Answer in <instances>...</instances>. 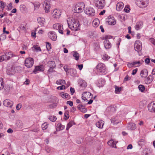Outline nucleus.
I'll list each match as a JSON object with an SVG mask.
<instances>
[{
	"label": "nucleus",
	"mask_w": 155,
	"mask_h": 155,
	"mask_svg": "<svg viewBox=\"0 0 155 155\" xmlns=\"http://www.w3.org/2000/svg\"><path fill=\"white\" fill-rule=\"evenodd\" d=\"M97 71L101 74H105L107 72L106 68L104 64L99 63L96 67Z\"/></svg>",
	"instance_id": "f257e3e1"
},
{
	"label": "nucleus",
	"mask_w": 155,
	"mask_h": 155,
	"mask_svg": "<svg viewBox=\"0 0 155 155\" xmlns=\"http://www.w3.org/2000/svg\"><path fill=\"white\" fill-rule=\"evenodd\" d=\"M34 63V60L33 58H26L25 61V66L28 68H31L32 66Z\"/></svg>",
	"instance_id": "f03ea898"
},
{
	"label": "nucleus",
	"mask_w": 155,
	"mask_h": 155,
	"mask_svg": "<svg viewBox=\"0 0 155 155\" xmlns=\"http://www.w3.org/2000/svg\"><path fill=\"white\" fill-rule=\"evenodd\" d=\"M84 12L86 14L90 16H94L95 14L94 9L91 7L86 8Z\"/></svg>",
	"instance_id": "7ed1b4c3"
},
{
	"label": "nucleus",
	"mask_w": 155,
	"mask_h": 155,
	"mask_svg": "<svg viewBox=\"0 0 155 155\" xmlns=\"http://www.w3.org/2000/svg\"><path fill=\"white\" fill-rule=\"evenodd\" d=\"M137 4L142 8L147 7L149 4L148 0H139L137 2Z\"/></svg>",
	"instance_id": "20e7f679"
},
{
	"label": "nucleus",
	"mask_w": 155,
	"mask_h": 155,
	"mask_svg": "<svg viewBox=\"0 0 155 155\" xmlns=\"http://www.w3.org/2000/svg\"><path fill=\"white\" fill-rule=\"evenodd\" d=\"M104 0H94L95 5L99 9L103 8L104 6Z\"/></svg>",
	"instance_id": "39448f33"
},
{
	"label": "nucleus",
	"mask_w": 155,
	"mask_h": 155,
	"mask_svg": "<svg viewBox=\"0 0 155 155\" xmlns=\"http://www.w3.org/2000/svg\"><path fill=\"white\" fill-rule=\"evenodd\" d=\"M53 27L54 29L58 30V32L61 34H63V26L59 23L55 24L53 25Z\"/></svg>",
	"instance_id": "423d86ee"
},
{
	"label": "nucleus",
	"mask_w": 155,
	"mask_h": 155,
	"mask_svg": "<svg viewBox=\"0 0 155 155\" xmlns=\"http://www.w3.org/2000/svg\"><path fill=\"white\" fill-rule=\"evenodd\" d=\"M84 8V4L82 3L81 4V5L75 6L74 9V12L77 13H80L83 11Z\"/></svg>",
	"instance_id": "0eeeda50"
},
{
	"label": "nucleus",
	"mask_w": 155,
	"mask_h": 155,
	"mask_svg": "<svg viewBox=\"0 0 155 155\" xmlns=\"http://www.w3.org/2000/svg\"><path fill=\"white\" fill-rule=\"evenodd\" d=\"M134 47L135 51L139 52L142 49V43L139 40H137L135 42Z\"/></svg>",
	"instance_id": "6e6552de"
},
{
	"label": "nucleus",
	"mask_w": 155,
	"mask_h": 155,
	"mask_svg": "<svg viewBox=\"0 0 155 155\" xmlns=\"http://www.w3.org/2000/svg\"><path fill=\"white\" fill-rule=\"evenodd\" d=\"M17 68V67L13 66L9 68L6 70V73L8 75H13L16 72V70Z\"/></svg>",
	"instance_id": "1a4fd4ad"
},
{
	"label": "nucleus",
	"mask_w": 155,
	"mask_h": 155,
	"mask_svg": "<svg viewBox=\"0 0 155 155\" xmlns=\"http://www.w3.org/2000/svg\"><path fill=\"white\" fill-rule=\"evenodd\" d=\"M48 36L49 38L53 41H55L57 38V36L55 33L53 31H51L48 33Z\"/></svg>",
	"instance_id": "9d476101"
},
{
	"label": "nucleus",
	"mask_w": 155,
	"mask_h": 155,
	"mask_svg": "<svg viewBox=\"0 0 155 155\" xmlns=\"http://www.w3.org/2000/svg\"><path fill=\"white\" fill-rule=\"evenodd\" d=\"M71 25L72 28H71L72 30L75 31L78 30L79 26L78 21L75 20L73 21H72Z\"/></svg>",
	"instance_id": "9b49d317"
},
{
	"label": "nucleus",
	"mask_w": 155,
	"mask_h": 155,
	"mask_svg": "<svg viewBox=\"0 0 155 155\" xmlns=\"http://www.w3.org/2000/svg\"><path fill=\"white\" fill-rule=\"evenodd\" d=\"M108 24L110 25H114L116 23V21L114 18L112 16H109L107 20L106 21Z\"/></svg>",
	"instance_id": "f8f14e48"
},
{
	"label": "nucleus",
	"mask_w": 155,
	"mask_h": 155,
	"mask_svg": "<svg viewBox=\"0 0 155 155\" xmlns=\"http://www.w3.org/2000/svg\"><path fill=\"white\" fill-rule=\"evenodd\" d=\"M148 109L151 112H155V101L150 103L148 105Z\"/></svg>",
	"instance_id": "ddd939ff"
},
{
	"label": "nucleus",
	"mask_w": 155,
	"mask_h": 155,
	"mask_svg": "<svg viewBox=\"0 0 155 155\" xmlns=\"http://www.w3.org/2000/svg\"><path fill=\"white\" fill-rule=\"evenodd\" d=\"M43 6L45 8V10L46 13H48L49 12V9L50 8V5L49 2L46 0L43 4Z\"/></svg>",
	"instance_id": "4468645a"
},
{
	"label": "nucleus",
	"mask_w": 155,
	"mask_h": 155,
	"mask_svg": "<svg viewBox=\"0 0 155 155\" xmlns=\"http://www.w3.org/2000/svg\"><path fill=\"white\" fill-rule=\"evenodd\" d=\"M53 17L54 18H59L61 15V12L60 10L55 9L53 11Z\"/></svg>",
	"instance_id": "2eb2a0df"
},
{
	"label": "nucleus",
	"mask_w": 155,
	"mask_h": 155,
	"mask_svg": "<svg viewBox=\"0 0 155 155\" xmlns=\"http://www.w3.org/2000/svg\"><path fill=\"white\" fill-rule=\"evenodd\" d=\"M13 104V102L8 99H6L3 102V104L5 106L10 107H12Z\"/></svg>",
	"instance_id": "dca6fc26"
},
{
	"label": "nucleus",
	"mask_w": 155,
	"mask_h": 155,
	"mask_svg": "<svg viewBox=\"0 0 155 155\" xmlns=\"http://www.w3.org/2000/svg\"><path fill=\"white\" fill-rule=\"evenodd\" d=\"M43 71V66L42 65H40L35 66V69L33 71V72L35 74H36L39 71Z\"/></svg>",
	"instance_id": "f3484780"
},
{
	"label": "nucleus",
	"mask_w": 155,
	"mask_h": 155,
	"mask_svg": "<svg viewBox=\"0 0 155 155\" xmlns=\"http://www.w3.org/2000/svg\"><path fill=\"white\" fill-rule=\"evenodd\" d=\"M3 57L5 61L8 60L9 59L12 58V54L11 52H8L6 53L5 54L3 55Z\"/></svg>",
	"instance_id": "a211bd4d"
},
{
	"label": "nucleus",
	"mask_w": 155,
	"mask_h": 155,
	"mask_svg": "<svg viewBox=\"0 0 155 155\" xmlns=\"http://www.w3.org/2000/svg\"><path fill=\"white\" fill-rule=\"evenodd\" d=\"M124 4L122 2L118 3L116 5V9L117 11H120L123 8Z\"/></svg>",
	"instance_id": "6ab92c4d"
},
{
	"label": "nucleus",
	"mask_w": 155,
	"mask_h": 155,
	"mask_svg": "<svg viewBox=\"0 0 155 155\" xmlns=\"http://www.w3.org/2000/svg\"><path fill=\"white\" fill-rule=\"evenodd\" d=\"M37 21L38 23L41 26H44L45 23V19L42 17H39L37 19Z\"/></svg>",
	"instance_id": "aec40b11"
},
{
	"label": "nucleus",
	"mask_w": 155,
	"mask_h": 155,
	"mask_svg": "<svg viewBox=\"0 0 155 155\" xmlns=\"http://www.w3.org/2000/svg\"><path fill=\"white\" fill-rule=\"evenodd\" d=\"M153 79V76L152 75H150L145 80V82L147 84H150L151 83Z\"/></svg>",
	"instance_id": "412c9836"
},
{
	"label": "nucleus",
	"mask_w": 155,
	"mask_h": 155,
	"mask_svg": "<svg viewBox=\"0 0 155 155\" xmlns=\"http://www.w3.org/2000/svg\"><path fill=\"white\" fill-rule=\"evenodd\" d=\"M136 125L133 123H130L128 124L127 128L128 129L134 130L136 128Z\"/></svg>",
	"instance_id": "4be33fe9"
},
{
	"label": "nucleus",
	"mask_w": 155,
	"mask_h": 155,
	"mask_svg": "<svg viewBox=\"0 0 155 155\" xmlns=\"http://www.w3.org/2000/svg\"><path fill=\"white\" fill-rule=\"evenodd\" d=\"M77 108L78 109L80 110L83 113H85L87 111L86 108L84 107V106L83 104H80L78 107Z\"/></svg>",
	"instance_id": "5701e85b"
},
{
	"label": "nucleus",
	"mask_w": 155,
	"mask_h": 155,
	"mask_svg": "<svg viewBox=\"0 0 155 155\" xmlns=\"http://www.w3.org/2000/svg\"><path fill=\"white\" fill-rule=\"evenodd\" d=\"M144 61L141 60L140 61H135L133 62V64L135 67H139L143 63Z\"/></svg>",
	"instance_id": "b1692460"
},
{
	"label": "nucleus",
	"mask_w": 155,
	"mask_h": 155,
	"mask_svg": "<svg viewBox=\"0 0 155 155\" xmlns=\"http://www.w3.org/2000/svg\"><path fill=\"white\" fill-rule=\"evenodd\" d=\"M105 84V81L103 79H100L98 81V82L97 83V86L99 87H103Z\"/></svg>",
	"instance_id": "393cba45"
},
{
	"label": "nucleus",
	"mask_w": 155,
	"mask_h": 155,
	"mask_svg": "<svg viewBox=\"0 0 155 155\" xmlns=\"http://www.w3.org/2000/svg\"><path fill=\"white\" fill-rule=\"evenodd\" d=\"M104 47L106 49H107L110 48L111 45L109 41L107 40H105L104 42Z\"/></svg>",
	"instance_id": "a878e982"
},
{
	"label": "nucleus",
	"mask_w": 155,
	"mask_h": 155,
	"mask_svg": "<svg viewBox=\"0 0 155 155\" xmlns=\"http://www.w3.org/2000/svg\"><path fill=\"white\" fill-rule=\"evenodd\" d=\"M143 25V22L142 21H141L137 22L135 26V29L137 30H139L142 27Z\"/></svg>",
	"instance_id": "bb28decb"
},
{
	"label": "nucleus",
	"mask_w": 155,
	"mask_h": 155,
	"mask_svg": "<svg viewBox=\"0 0 155 155\" xmlns=\"http://www.w3.org/2000/svg\"><path fill=\"white\" fill-rule=\"evenodd\" d=\"M141 76L142 78H145L148 75V72L147 70H144L141 71L140 72Z\"/></svg>",
	"instance_id": "cd10ccee"
},
{
	"label": "nucleus",
	"mask_w": 155,
	"mask_h": 155,
	"mask_svg": "<svg viewBox=\"0 0 155 155\" xmlns=\"http://www.w3.org/2000/svg\"><path fill=\"white\" fill-rule=\"evenodd\" d=\"M47 65L49 68H55L56 65L54 61H50L48 62Z\"/></svg>",
	"instance_id": "c85d7f7f"
},
{
	"label": "nucleus",
	"mask_w": 155,
	"mask_h": 155,
	"mask_svg": "<svg viewBox=\"0 0 155 155\" xmlns=\"http://www.w3.org/2000/svg\"><path fill=\"white\" fill-rule=\"evenodd\" d=\"M64 126L62 125L61 123H58L57 126L56 130L59 131L60 130H62L64 129Z\"/></svg>",
	"instance_id": "c756f323"
},
{
	"label": "nucleus",
	"mask_w": 155,
	"mask_h": 155,
	"mask_svg": "<svg viewBox=\"0 0 155 155\" xmlns=\"http://www.w3.org/2000/svg\"><path fill=\"white\" fill-rule=\"evenodd\" d=\"M79 84L81 87H85L87 86V83L84 80H80Z\"/></svg>",
	"instance_id": "7c9ffc66"
},
{
	"label": "nucleus",
	"mask_w": 155,
	"mask_h": 155,
	"mask_svg": "<svg viewBox=\"0 0 155 155\" xmlns=\"http://www.w3.org/2000/svg\"><path fill=\"white\" fill-rule=\"evenodd\" d=\"M104 124V121L102 120L98 121L96 124V126L99 128H102Z\"/></svg>",
	"instance_id": "2f4dec72"
},
{
	"label": "nucleus",
	"mask_w": 155,
	"mask_h": 155,
	"mask_svg": "<svg viewBox=\"0 0 155 155\" xmlns=\"http://www.w3.org/2000/svg\"><path fill=\"white\" fill-rule=\"evenodd\" d=\"M61 96L63 98L69 99L70 97L69 95L67 93L61 92Z\"/></svg>",
	"instance_id": "473e14b6"
},
{
	"label": "nucleus",
	"mask_w": 155,
	"mask_h": 155,
	"mask_svg": "<svg viewBox=\"0 0 155 155\" xmlns=\"http://www.w3.org/2000/svg\"><path fill=\"white\" fill-rule=\"evenodd\" d=\"M75 123L73 121H70L68 124L66 128L67 130H68L73 125L75 124Z\"/></svg>",
	"instance_id": "72a5a7b5"
},
{
	"label": "nucleus",
	"mask_w": 155,
	"mask_h": 155,
	"mask_svg": "<svg viewBox=\"0 0 155 155\" xmlns=\"http://www.w3.org/2000/svg\"><path fill=\"white\" fill-rule=\"evenodd\" d=\"M16 124L18 127L20 128H22L23 127V124L21 120H18L17 121Z\"/></svg>",
	"instance_id": "f704fd0d"
},
{
	"label": "nucleus",
	"mask_w": 155,
	"mask_h": 155,
	"mask_svg": "<svg viewBox=\"0 0 155 155\" xmlns=\"http://www.w3.org/2000/svg\"><path fill=\"white\" fill-rule=\"evenodd\" d=\"M107 144L110 146L113 147H115L116 144L115 143L114 141L113 140H110L109 141L107 142Z\"/></svg>",
	"instance_id": "c9c22d12"
},
{
	"label": "nucleus",
	"mask_w": 155,
	"mask_h": 155,
	"mask_svg": "<svg viewBox=\"0 0 155 155\" xmlns=\"http://www.w3.org/2000/svg\"><path fill=\"white\" fill-rule=\"evenodd\" d=\"M111 123L113 124V125L117 124L119 123V121L116 118H112L111 120Z\"/></svg>",
	"instance_id": "e433bc0d"
},
{
	"label": "nucleus",
	"mask_w": 155,
	"mask_h": 155,
	"mask_svg": "<svg viewBox=\"0 0 155 155\" xmlns=\"http://www.w3.org/2000/svg\"><path fill=\"white\" fill-rule=\"evenodd\" d=\"M73 56L75 58V59L76 60H78L79 59V54L77 52L75 51L74 52V54Z\"/></svg>",
	"instance_id": "4c0bfd02"
},
{
	"label": "nucleus",
	"mask_w": 155,
	"mask_h": 155,
	"mask_svg": "<svg viewBox=\"0 0 155 155\" xmlns=\"http://www.w3.org/2000/svg\"><path fill=\"white\" fill-rule=\"evenodd\" d=\"M4 86V83L3 81L2 78H0V90L2 89Z\"/></svg>",
	"instance_id": "58836bf2"
},
{
	"label": "nucleus",
	"mask_w": 155,
	"mask_h": 155,
	"mask_svg": "<svg viewBox=\"0 0 155 155\" xmlns=\"http://www.w3.org/2000/svg\"><path fill=\"white\" fill-rule=\"evenodd\" d=\"M76 69L74 68L70 69V73L71 76H74L76 74Z\"/></svg>",
	"instance_id": "ea45409f"
},
{
	"label": "nucleus",
	"mask_w": 155,
	"mask_h": 155,
	"mask_svg": "<svg viewBox=\"0 0 155 155\" xmlns=\"http://www.w3.org/2000/svg\"><path fill=\"white\" fill-rule=\"evenodd\" d=\"M56 83L57 84L60 85L62 84H65V81L63 80H59L56 81Z\"/></svg>",
	"instance_id": "a19ab883"
},
{
	"label": "nucleus",
	"mask_w": 155,
	"mask_h": 155,
	"mask_svg": "<svg viewBox=\"0 0 155 155\" xmlns=\"http://www.w3.org/2000/svg\"><path fill=\"white\" fill-rule=\"evenodd\" d=\"M138 88L140 91L141 92H143L145 90V87L144 85H140L138 86Z\"/></svg>",
	"instance_id": "79ce46f5"
},
{
	"label": "nucleus",
	"mask_w": 155,
	"mask_h": 155,
	"mask_svg": "<svg viewBox=\"0 0 155 155\" xmlns=\"http://www.w3.org/2000/svg\"><path fill=\"white\" fill-rule=\"evenodd\" d=\"M149 150L147 148L145 149L143 151L142 155H148Z\"/></svg>",
	"instance_id": "37998d69"
},
{
	"label": "nucleus",
	"mask_w": 155,
	"mask_h": 155,
	"mask_svg": "<svg viewBox=\"0 0 155 155\" xmlns=\"http://www.w3.org/2000/svg\"><path fill=\"white\" fill-rule=\"evenodd\" d=\"M99 21L98 20H95L93 21V24L94 26L96 27L99 24Z\"/></svg>",
	"instance_id": "c03bdc74"
},
{
	"label": "nucleus",
	"mask_w": 155,
	"mask_h": 155,
	"mask_svg": "<svg viewBox=\"0 0 155 155\" xmlns=\"http://www.w3.org/2000/svg\"><path fill=\"white\" fill-rule=\"evenodd\" d=\"M48 124L46 123L43 124L41 126L42 129L43 130H45L48 127Z\"/></svg>",
	"instance_id": "a18cd8bd"
},
{
	"label": "nucleus",
	"mask_w": 155,
	"mask_h": 155,
	"mask_svg": "<svg viewBox=\"0 0 155 155\" xmlns=\"http://www.w3.org/2000/svg\"><path fill=\"white\" fill-rule=\"evenodd\" d=\"M88 93V94H90L91 95V94L89 92H83L82 94V99L84 101H85L87 100V99L84 96V94H85L86 93Z\"/></svg>",
	"instance_id": "49530a36"
},
{
	"label": "nucleus",
	"mask_w": 155,
	"mask_h": 155,
	"mask_svg": "<svg viewBox=\"0 0 155 155\" xmlns=\"http://www.w3.org/2000/svg\"><path fill=\"white\" fill-rule=\"evenodd\" d=\"M49 120L52 122H54L57 119L55 116H50L49 117Z\"/></svg>",
	"instance_id": "de8ad7c7"
},
{
	"label": "nucleus",
	"mask_w": 155,
	"mask_h": 155,
	"mask_svg": "<svg viewBox=\"0 0 155 155\" xmlns=\"http://www.w3.org/2000/svg\"><path fill=\"white\" fill-rule=\"evenodd\" d=\"M20 8L21 11L22 12H24L26 10L25 6L23 5H21L20 6Z\"/></svg>",
	"instance_id": "09e8293b"
},
{
	"label": "nucleus",
	"mask_w": 155,
	"mask_h": 155,
	"mask_svg": "<svg viewBox=\"0 0 155 155\" xmlns=\"http://www.w3.org/2000/svg\"><path fill=\"white\" fill-rule=\"evenodd\" d=\"M57 106V104L56 103H54L52 104H50L49 105V108H54Z\"/></svg>",
	"instance_id": "8fccbe9b"
},
{
	"label": "nucleus",
	"mask_w": 155,
	"mask_h": 155,
	"mask_svg": "<svg viewBox=\"0 0 155 155\" xmlns=\"http://www.w3.org/2000/svg\"><path fill=\"white\" fill-rule=\"evenodd\" d=\"M51 44L48 42H46V47L48 50H49L51 48Z\"/></svg>",
	"instance_id": "3c124183"
},
{
	"label": "nucleus",
	"mask_w": 155,
	"mask_h": 155,
	"mask_svg": "<svg viewBox=\"0 0 155 155\" xmlns=\"http://www.w3.org/2000/svg\"><path fill=\"white\" fill-rule=\"evenodd\" d=\"M5 5L4 4V2H2L0 1V7L3 9L5 7Z\"/></svg>",
	"instance_id": "603ef678"
},
{
	"label": "nucleus",
	"mask_w": 155,
	"mask_h": 155,
	"mask_svg": "<svg viewBox=\"0 0 155 155\" xmlns=\"http://www.w3.org/2000/svg\"><path fill=\"white\" fill-rule=\"evenodd\" d=\"M115 86V93H117V92H120L121 90V88L119 87L116 86Z\"/></svg>",
	"instance_id": "864d4df0"
},
{
	"label": "nucleus",
	"mask_w": 155,
	"mask_h": 155,
	"mask_svg": "<svg viewBox=\"0 0 155 155\" xmlns=\"http://www.w3.org/2000/svg\"><path fill=\"white\" fill-rule=\"evenodd\" d=\"M7 7L8 10H11L13 8L12 3H10L8 6H7Z\"/></svg>",
	"instance_id": "5fc2aeb1"
},
{
	"label": "nucleus",
	"mask_w": 155,
	"mask_h": 155,
	"mask_svg": "<svg viewBox=\"0 0 155 155\" xmlns=\"http://www.w3.org/2000/svg\"><path fill=\"white\" fill-rule=\"evenodd\" d=\"M69 116L67 112H65L64 113V119L67 120L69 117Z\"/></svg>",
	"instance_id": "6e6d98bb"
},
{
	"label": "nucleus",
	"mask_w": 155,
	"mask_h": 155,
	"mask_svg": "<svg viewBox=\"0 0 155 155\" xmlns=\"http://www.w3.org/2000/svg\"><path fill=\"white\" fill-rule=\"evenodd\" d=\"M22 105L21 104L19 103L17 104L16 106V109L17 110H18L21 108Z\"/></svg>",
	"instance_id": "4d7b16f0"
},
{
	"label": "nucleus",
	"mask_w": 155,
	"mask_h": 155,
	"mask_svg": "<svg viewBox=\"0 0 155 155\" xmlns=\"http://www.w3.org/2000/svg\"><path fill=\"white\" fill-rule=\"evenodd\" d=\"M127 66L129 68H132L133 66H134V64H133V62L132 63H128L127 64Z\"/></svg>",
	"instance_id": "13d9d810"
},
{
	"label": "nucleus",
	"mask_w": 155,
	"mask_h": 155,
	"mask_svg": "<svg viewBox=\"0 0 155 155\" xmlns=\"http://www.w3.org/2000/svg\"><path fill=\"white\" fill-rule=\"evenodd\" d=\"M64 87V89L66 88L63 85H61V86H59L57 87V89H60V90H62L63 89V87Z\"/></svg>",
	"instance_id": "bf43d9fd"
},
{
	"label": "nucleus",
	"mask_w": 155,
	"mask_h": 155,
	"mask_svg": "<svg viewBox=\"0 0 155 155\" xmlns=\"http://www.w3.org/2000/svg\"><path fill=\"white\" fill-rule=\"evenodd\" d=\"M130 10V9L129 7H125L124 9V11L127 13L129 12Z\"/></svg>",
	"instance_id": "052dcab7"
},
{
	"label": "nucleus",
	"mask_w": 155,
	"mask_h": 155,
	"mask_svg": "<svg viewBox=\"0 0 155 155\" xmlns=\"http://www.w3.org/2000/svg\"><path fill=\"white\" fill-rule=\"evenodd\" d=\"M150 42L155 46V39L153 38H151L150 39Z\"/></svg>",
	"instance_id": "680f3d73"
},
{
	"label": "nucleus",
	"mask_w": 155,
	"mask_h": 155,
	"mask_svg": "<svg viewBox=\"0 0 155 155\" xmlns=\"http://www.w3.org/2000/svg\"><path fill=\"white\" fill-rule=\"evenodd\" d=\"M144 140L143 139H142L139 141L138 143V145L140 146L142 145L143 143L142 142L144 143Z\"/></svg>",
	"instance_id": "e2e57ef3"
},
{
	"label": "nucleus",
	"mask_w": 155,
	"mask_h": 155,
	"mask_svg": "<svg viewBox=\"0 0 155 155\" xmlns=\"http://www.w3.org/2000/svg\"><path fill=\"white\" fill-rule=\"evenodd\" d=\"M67 104H69L71 107H72L73 105V103L72 101H68L67 102Z\"/></svg>",
	"instance_id": "0e129e2a"
},
{
	"label": "nucleus",
	"mask_w": 155,
	"mask_h": 155,
	"mask_svg": "<svg viewBox=\"0 0 155 155\" xmlns=\"http://www.w3.org/2000/svg\"><path fill=\"white\" fill-rule=\"evenodd\" d=\"M109 57L107 55L105 54L104 55L103 57V59L104 60H107L109 59Z\"/></svg>",
	"instance_id": "69168bd1"
},
{
	"label": "nucleus",
	"mask_w": 155,
	"mask_h": 155,
	"mask_svg": "<svg viewBox=\"0 0 155 155\" xmlns=\"http://www.w3.org/2000/svg\"><path fill=\"white\" fill-rule=\"evenodd\" d=\"M71 93V95H73L74 93L75 92V90L74 88L71 87L70 89Z\"/></svg>",
	"instance_id": "338daca9"
},
{
	"label": "nucleus",
	"mask_w": 155,
	"mask_h": 155,
	"mask_svg": "<svg viewBox=\"0 0 155 155\" xmlns=\"http://www.w3.org/2000/svg\"><path fill=\"white\" fill-rule=\"evenodd\" d=\"M137 70L138 69L137 68L133 70L132 73V74L133 75H135L137 73Z\"/></svg>",
	"instance_id": "774afa93"
}]
</instances>
